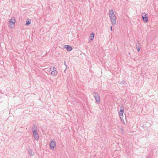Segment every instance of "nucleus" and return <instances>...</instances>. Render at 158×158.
<instances>
[{
  "mask_svg": "<svg viewBox=\"0 0 158 158\" xmlns=\"http://www.w3.org/2000/svg\"><path fill=\"white\" fill-rule=\"evenodd\" d=\"M109 14L111 23L114 26L116 24V17L114 11L112 10H109Z\"/></svg>",
  "mask_w": 158,
  "mask_h": 158,
  "instance_id": "1",
  "label": "nucleus"
},
{
  "mask_svg": "<svg viewBox=\"0 0 158 158\" xmlns=\"http://www.w3.org/2000/svg\"><path fill=\"white\" fill-rule=\"evenodd\" d=\"M31 130L33 133V136L34 139L36 140H38L39 139V136L38 133H37V126L34 124Z\"/></svg>",
  "mask_w": 158,
  "mask_h": 158,
  "instance_id": "2",
  "label": "nucleus"
},
{
  "mask_svg": "<svg viewBox=\"0 0 158 158\" xmlns=\"http://www.w3.org/2000/svg\"><path fill=\"white\" fill-rule=\"evenodd\" d=\"M15 22L16 19L14 17H13L10 19L9 26L10 28H12L14 27Z\"/></svg>",
  "mask_w": 158,
  "mask_h": 158,
  "instance_id": "3",
  "label": "nucleus"
},
{
  "mask_svg": "<svg viewBox=\"0 0 158 158\" xmlns=\"http://www.w3.org/2000/svg\"><path fill=\"white\" fill-rule=\"evenodd\" d=\"M93 95L95 99L96 102L97 103H99L100 100V98L98 93L96 92H94L93 93Z\"/></svg>",
  "mask_w": 158,
  "mask_h": 158,
  "instance_id": "4",
  "label": "nucleus"
},
{
  "mask_svg": "<svg viewBox=\"0 0 158 158\" xmlns=\"http://www.w3.org/2000/svg\"><path fill=\"white\" fill-rule=\"evenodd\" d=\"M56 145V143L54 139H51L49 143V148L53 150Z\"/></svg>",
  "mask_w": 158,
  "mask_h": 158,
  "instance_id": "5",
  "label": "nucleus"
},
{
  "mask_svg": "<svg viewBox=\"0 0 158 158\" xmlns=\"http://www.w3.org/2000/svg\"><path fill=\"white\" fill-rule=\"evenodd\" d=\"M142 19L143 21L145 22H147L148 21V14L145 12L142 14Z\"/></svg>",
  "mask_w": 158,
  "mask_h": 158,
  "instance_id": "6",
  "label": "nucleus"
},
{
  "mask_svg": "<svg viewBox=\"0 0 158 158\" xmlns=\"http://www.w3.org/2000/svg\"><path fill=\"white\" fill-rule=\"evenodd\" d=\"M58 72L56 70L54 66L52 67V70L51 73V74L52 76H56L58 74Z\"/></svg>",
  "mask_w": 158,
  "mask_h": 158,
  "instance_id": "7",
  "label": "nucleus"
},
{
  "mask_svg": "<svg viewBox=\"0 0 158 158\" xmlns=\"http://www.w3.org/2000/svg\"><path fill=\"white\" fill-rule=\"evenodd\" d=\"M64 48H65L68 52H70L73 49L71 46L68 45H65Z\"/></svg>",
  "mask_w": 158,
  "mask_h": 158,
  "instance_id": "8",
  "label": "nucleus"
},
{
  "mask_svg": "<svg viewBox=\"0 0 158 158\" xmlns=\"http://www.w3.org/2000/svg\"><path fill=\"white\" fill-rule=\"evenodd\" d=\"M94 32H92L90 35V39H89V41L90 42L92 41L94 39Z\"/></svg>",
  "mask_w": 158,
  "mask_h": 158,
  "instance_id": "9",
  "label": "nucleus"
},
{
  "mask_svg": "<svg viewBox=\"0 0 158 158\" xmlns=\"http://www.w3.org/2000/svg\"><path fill=\"white\" fill-rule=\"evenodd\" d=\"M28 153L31 156H33L34 154L33 152H32V149L30 148H28L27 150Z\"/></svg>",
  "mask_w": 158,
  "mask_h": 158,
  "instance_id": "10",
  "label": "nucleus"
},
{
  "mask_svg": "<svg viewBox=\"0 0 158 158\" xmlns=\"http://www.w3.org/2000/svg\"><path fill=\"white\" fill-rule=\"evenodd\" d=\"M124 112V109H120L119 113V115L120 116H123V114Z\"/></svg>",
  "mask_w": 158,
  "mask_h": 158,
  "instance_id": "11",
  "label": "nucleus"
},
{
  "mask_svg": "<svg viewBox=\"0 0 158 158\" xmlns=\"http://www.w3.org/2000/svg\"><path fill=\"white\" fill-rule=\"evenodd\" d=\"M26 22L25 25H29L31 23V20L30 19H28L26 20Z\"/></svg>",
  "mask_w": 158,
  "mask_h": 158,
  "instance_id": "12",
  "label": "nucleus"
},
{
  "mask_svg": "<svg viewBox=\"0 0 158 158\" xmlns=\"http://www.w3.org/2000/svg\"><path fill=\"white\" fill-rule=\"evenodd\" d=\"M140 47V44L138 42L136 43V47L137 48V47H138V46Z\"/></svg>",
  "mask_w": 158,
  "mask_h": 158,
  "instance_id": "13",
  "label": "nucleus"
},
{
  "mask_svg": "<svg viewBox=\"0 0 158 158\" xmlns=\"http://www.w3.org/2000/svg\"><path fill=\"white\" fill-rule=\"evenodd\" d=\"M120 119L121 120V121H123V123H125L124 122V120H123V117L122 116H120Z\"/></svg>",
  "mask_w": 158,
  "mask_h": 158,
  "instance_id": "14",
  "label": "nucleus"
},
{
  "mask_svg": "<svg viewBox=\"0 0 158 158\" xmlns=\"http://www.w3.org/2000/svg\"><path fill=\"white\" fill-rule=\"evenodd\" d=\"M125 81H119V83L120 84H123L124 83H125Z\"/></svg>",
  "mask_w": 158,
  "mask_h": 158,
  "instance_id": "15",
  "label": "nucleus"
},
{
  "mask_svg": "<svg viewBox=\"0 0 158 158\" xmlns=\"http://www.w3.org/2000/svg\"><path fill=\"white\" fill-rule=\"evenodd\" d=\"M120 130H121V131L122 132V133H124V129H123V127H121Z\"/></svg>",
  "mask_w": 158,
  "mask_h": 158,
  "instance_id": "16",
  "label": "nucleus"
},
{
  "mask_svg": "<svg viewBox=\"0 0 158 158\" xmlns=\"http://www.w3.org/2000/svg\"><path fill=\"white\" fill-rule=\"evenodd\" d=\"M136 48L138 51V52H139L140 51V47H139V46H138V47H137Z\"/></svg>",
  "mask_w": 158,
  "mask_h": 158,
  "instance_id": "17",
  "label": "nucleus"
},
{
  "mask_svg": "<svg viewBox=\"0 0 158 158\" xmlns=\"http://www.w3.org/2000/svg\"><path fill=\"white\" fill-rule=\"evenodd\" d=\"M53 66H52L49 69V71H50L51 72H52V67Z\"/></svg>",
  "mask_w": 158,
  "mask_h": 158,
  "instance_id": "18",
  "label": "nucleus"
},
{
  "mask_svg": "<svg viewBox=\"0 0 158 158\" xmlns=\"http://www.w3.org/2000/svg\"><path fill=\"white\" fill-rule=\"evenodd\" d=\"M64 64L66 68L67 67V65L66 64V61H64Z\"/></svg>",
  "mask_w": 158,
  "mask_h": 158,
  "instance_id": "19",
  "label": "nucleus"
},
{
  "mask_svg": "<svg viewBox=\"0 0 158 158\" xmlns=\"http://www.w3.org/2000/svg\"><path fill=\"white\" fill-rule=\"evenodd\" d=\"M110 30H111V31H113V30H112V26H111L110 27Z\"/></svg>",
  "mask_w": 158,
  "mask_h": 158,
  "instance_id": "20",
  "label": "nucleus"
},
{
  "mask_svg": "<svg viewBox=\"0 0 158 158\" xmlns=\"http://www.w3.org/2000/svg\"><path fill=\"white\" fill-rule=\"evenodd\" d=\"M67 68V67L66 68V69H65L64 70V72L65 73H66V69Z\"/></svg>",
  "mask_w": 158,
  "mask_h": 158,
  "instance_id": "21",
  "label": "nucleus"
},
{
  "mask_svg": "<svg viewBox=\"0 0 158 158\" xmlns=\"http://www.w3.org/2000/svg\"><path fill=\"white\" fill-rule=\"evenodd\" d=\"M147 158H151L150 156V155H149L147 157Z\"/></svg>",
  "mask_w": 158,
  "mask_h": 158,
  "instance_id": "22",
  "label": "nucleus"
},
{
  "mask_svg": "<svg viewBox=\"0 0 158 158\" xmlns=\"http://www.w3.org/2000/svg\"><path fill=\"white\" fill-rule=\"evenodd\" d=\"M123 107V106H121V108H122Z\"/></svg>",
  "mask_w": 158,
  "mask_h": 158,
  "instance_id": "23",
  "label": "nucleus"
}]
</instances>
